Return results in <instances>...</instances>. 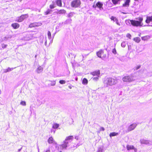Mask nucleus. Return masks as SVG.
Listing matches in <instances>:
<instances>
[{"label":"nucleus","instance_id":"nucleus-1","mask_svg":"<svg viewBox=\"0 0 152 152\" xmlns=\"http://www.w3.org/2000/svg\"><path fill=\"white\" fill-rule=\"evenodd\" d=\"M136 20H126L125 23L127 25H130L131 23L132 25L136 27H141L143 26L142 21L143 18L138 17L136 18Z\"/></svg>","mask_w":152,"mask_h":152},{"label":"nucleus","instance_id":"nucleus-2","mask_svg":"<svg viewBox=\"0 0 152 152\" xmlns=\"http://www.w3.org/2000/svg\"><path fill=\"white\" fill-rule=\"evenodd\" d=\"M73 138L72 136H70L66 137L64 143L61 145L58 144L57 148H55L58 151L61 152L63 149H65L66 148L69 146V144L70 143L71 140Z\"/></svg>","mask_w":152,"mask_h":152},{"label":"nucleus","instance_id":"nucleus-3","mask_svg":"<svg viewBox=\"0 0 152 152\" xmlns=\"http://www.w3.org/2000/svg\"><path fill=\"white\" fill-rule=\"evenodd\" d=\"M118 80L112 77H107L105 78L103 80L104 86L106 87L109 86L115 85L118 82Z\"/></svg>","mask_w":152,"mask_h":152},{"label":"nucleus","instance_id":"nucleus-4","mask_svg":"<svg viewBox=\"0 0 152 152\" xmlns=\"http://www.w3.org/2000/svg\"><path fill=\"white\" fill-rule=\"evenodd\" d=\"M81 3L80 0H73L71 2V6L74 8H80Z\"/></svg>","mask_w":152,"mask_h":152},{"label":"nucleus","instance_id":"nucleus-5","mask_svg":"<svg viewBox=\"0 0 152 152\" xmlns=\"http://www.w3.org/2000/svg\"><path fill=\"white\" fill-rule=\"evenodd\" d=\"M95 1L94 2V4L92 6L93 8L96 9V8L97 7L100 10H103V8L102 7L103 4L100 1H98L96 4H95Z\"/></svg>","mask_w":152,"mask_h":152},{"label":"nucleus","instance_id":"nucleus-6","mask_svg":"<svg viewBox=\"0 0 152 152\" xmlns=\"http://www.w3.org/2000/svg\"><path fill=\"white\" fill-rule=\"evenodd\" d=\"M48 142L49 144H52L53 145L52 146V147L53 146H55V148H57L58 146V144L54 140L53 138L52 137H50L48 140Z\"/></svg>","mask_w":152,"mask_h":152},{"label":"nucleus","instance_id":"nucleus-7","mask_svg":"<svg viewBox=\"0 0 152 152\" xmlns=\"http://www.w3.org/2000/svg\"><path fill=\"white\" fill-rule=\"evenodd\" d=\"M122 80L124 82H130L134 80L133 77L132 76H125Z\"/></svg>","mask_w":152,"mask_h":152},{"label":"nucleus","instance_id":"nucleus-8","mask_svg":"<svg viewBox=\"0 0 152 152\" xmlns=\"http://www.w3.org/2000/svg\"><path fill=\"white\" fill-rule=\"evenodd\" d=\"M140 142L141 144H145L148 145H152V141H149L144 139H141Z\"/></svg>","mask_w":152,"mask_h":152},{"label":"nucleus","instance_id":"nucleus-9","mask_svg":"<svg viewBox=\"0 0 152 152\" xmlns=\"http://www.w3.org/2000/svg\"><path fill=\"white\" fill-rule=\"evenodd\" d=\"M28 17V15L26 14L22 15L20 17L18 18L17 21L18 22H21L23 21L24 19L27 18Z\"/></svg>","mask_w":152,"mask_h":152},{"label":"nucleus","instance_id":"nucleus-10","mask_svg":"<svg viewBox=\"0 0 152 152\" xmlns=\"http://www.w3.org/2000/svg\"><path fill=\"white\" fill-rule=\"evenodd\" d=\"M15 37V35H7L6 37H4L2 39V41H10V39H11V38L12 37Z\"/></svg>","mask_w":152,"mask_h":152},{"label":"nucleus","instance_id":"nucleus-11","mask_svg":"<svg viewBox=\"0 0 152 152\" xmlns=\"http://www.w3.org/2000/svg\"><path fill=\"white\" fill-rule=\"evenodd\" d=\"M137 126V124L134 123L129 126L128 128V130L129 132L134 130Z\"/></svg>","mask_w":152,"mask_h":152},{"label":"nucleus","instance_id":"nucleus-12","mask_svg":"<svg viewBox=\"0 0 152 152\" xmlns=\"http://www.w3.org/2000/svg\"><path fill=\"white\" fill-rule=\"evenodd\" d=\"M124 3L122 5L123 7H129L130 0H124Z\"/></svg>","mask_w":152,"mask_h":152},{"label":"nucleus","instance_id":"nucleus-13","mask_svg":"<svg viewBox=\"0 0 152 152\" xmlns=\"http://www.w3.org/2000/svg\"><path fill=\"white\" fill-rule=\"evenodd\" d=\"M91 74L94 76H96L98 77H99L100 72L99 70H98L97 71L92 72Z\"/></svg>","mask_w":152,"mask_h":152},{"label":"nucleus","instance_id":"nucleus-14","mask_svg":"<svg viewBox=\"0 0 152 152\" xmlns=\"http://www.w3.org/2000/svg\"><path fill=\"white\" fill-rule=\"evenodd\" d=\"M110 19L111 20H113L114 22H116V23L119 26L120 25V24L118 23V19L115 17L112 16L110 18Z\"/></svg>","mask_w":152,"mask_h":152},{"label":"nucleus","instance_id":"nucleus-15","mask_svg":"<svg viewBox=\"0 0 152 152\" xmlns=\"http://www.w3.org/2000/svg\"><path fill=\"white\" fill-rule=\"evenodd\" d=\"M43 70V68L40 66H39L36 70V72L37 73L39 74L41 73Z\"/></svg>","mask_w":152,"mask_h":152},{"label":"nucleus","instance_id":"nucleus-16","mask_svg":"<svg viewBox=\"0 0 152 152\" xmlns=\"http://www.w3.org/2000/svg\"><path fill=\"white\" fill-rule=\"evenodd\" d=\"M11 26L14 29H16L19 28L20 26V25L18 23H14L11 24Z\"/></svg>","mask_w":152,"mask_h":152},{"label":"nucleus","instance_id":"nucleus-17","mask_svg":"<svg viewBox=\"0 0 152 152\" xmlns=\"http://www.w3.org/2000/svg\"><path fill=\"white\" fill-rule=\"evenodd\" d=\"M145 22L148 24L150 22H152V16H147Z\"/></svg>","mask_w":152,"mask_h":152},{"label":"nucleus","instance_id":"nucleus-18","mask_svg":"<svg viewBox=\"0 0 152 152\" xmlns=\"http://www.w3.org/2000/svg\"><path fill=\"white\" fill-rule=\"evenodd\" d=\"M66 11L64 10H58V12H57V14H64L66 13Z\"/></svg>","mask_w":152,"mask_h":152},{"label":"nucleus","instance_id":"nucleus-19","mask_svg":"<svg viewBox=\"0 0 152 152\" xmlns=\"http://www.w3.org/2000/svg\"><path fill=\"white\" fill-rule=\"evenodd\" d=\"M103 53V51L101 50L96 53V55L99 58H101V55Z\"/></svg>","mask_w":152,"mask_h":152},{"label":"nucleus","instance_id":"nucleus-20","mask_svg":"<svg viewBox=\"0 0 152 152\" xmlns=\"http://www.w3.org/2000/svg\"><path fill=\"white\" fill-rule=\"evenodd\" d=\"M38 26V23H31L29 25V27L30 28H31L32 27H35Z\"/></svg>","mask_w":152,"mask_h":152},{"label":"nucleus","instance_id":"nucleus-21","mask_svg":"<svg viewBox=\"0 0 152 152\" xmlns=\"http://www.w3.org/2000/svg\"><path fill=\"white\" fill-rule=\"evenodd\" d=\"M52 12L53 11L52 10L48 9L46 12H45L44 14L45 15H48L51 14Z\"/></svg>","mask_w":152,"mask_h":152},{"label":"nucleus","instance_id":"nucleus-22","mask_svg":"<svg viewBox=\"0 0 152 152\" xmlns=\"http://www.w3.org/2000/svg\"><path fill=\"white\" fill-rule=\"evenodd\" d=\"M119 134V133H116L115 132H113L110 133V137H113L116 136H117Z\"/></svg>","mask_w":152,"mask_h":152},{"label":"nucleus","instance_id":"nucleus-23","mask_svg":"<svg viewBox=\"0 0 152 152\" xmlns=\"http://www.w3.org/2000/svg\"><path fill=\"white\" fill-rule=\"evenodd\" d=\"M126 148L129 151L131 149H134V147L133 145H127L126 146Z\"/></svg>","mask_w":152,"mask_h":152},{"label":"nucleus","instance_id":"nucleus-24","mask_svg":"<svg viewBox=\"0 0 152 152\" xmlns=\"http://www.w3.org/2000/svg\"><path fill=\"white\" fill-rule=\"evenodd\" d=\"M56 4L58 6L61 7L62 6V2L61 0H57L56 1Z\"/></svg>","mask_w":152,"mask_h":152},{"label":"nucleus","instance_id":"nucleus-25","mask_svg":"<svg viewBox=\"0 0 152 152\" xmlns=\"http://www.w3.org/2000/svg\"><path fill=\"white\" fill-rule=\"evenodd\" d=\"M96 152H104L103 147L101 146L98 147Z\"/></svg>","mask_w":152,"mask_h":152},{"label":"nucleus","instance_id":"nucleus-26","mask_svg":"<svg viewBox=\"0 0 152 152\" xmlns=\"http://www.w3.org/2000/svg\"><path fill=\"white\" fill-rule=\"evenodd\" d=\"M88 80L86 78H84L83 79L82 83L84 85H86L88 83Z\"/></svg>","mask_w":152,"mask_h":152},{"label":"nucleus","instance_id":"nucleus-27","mask_svg":"<svg viewBox=\"0 0 152 152\" xmlns=\"http://www.w3.org/2000/svg\"><path fill=\"white\" fill-rule=\"evenodd\" d=\"M150 38V37L149 36H146L142 37V40H145Z\"/></svg>","mask_w":152,"mask_h":152},{"label":"nucleus","instance_id":"nucleus-28","mask_svg":"<svg viewBox=\"0 0 152 152\" xmlns=\"http://www.w3.org/2000/svg\"><path fill=\"white\" fill-rule=\"evenodd\" d=\"M121 0H112V1L113 3L115 4L116 5L118 4V3L119 1Z\"/></svg>","mask_w":152,"mask_h":152},{"label":"nucleus","instance_id":"nucleus-29","mask_svg":"<svg viewBox=\"0 0 152 152\" xmlns=\"http://www.w3.org/2000/svg\"><path fill=\"white\" fill-rule=\"evenodd\" d=\"M134 40L136 42L138 43L140 42V38L136 37L134 38Z\"/></svg>","mask_w":152,"mask_h":152},{"label":"nucleus","instance_id":"nucleus-30","mask_svg":"<svg viewBox=\"0 0 152 152\" xmlns=\"http://www.w3.org/2000/svg\"><path fill=\"white\" fill-rule=\"evenodd\" d=\"M59 124H54L53 126V129H57L59 127Z\"/></svg>","mask_w":152,"mask_h":152},{"label":"nucleus","instance_id":"nucleus-31","mask_svg":"<svg viewBox=\"0 0 152 152\" xmlns=\"http://www.w3.org/2000/svg\"><path fill=\"white\" fill-rule=\"evenodd\" d=\"M48 39H50L51 38V34L49 31H48Z\"/></svg>","mask_w":152,"mask_h":152},{"label":"nucleus","instance_id":"nucleus-32","mask_svg":"<svg viewBox=\"0 0 152 152\" xmlns=\"http://www.w3.org/2000/svg\"><path fill=\"white\" fill-rule=\"evenodd\" d=\"M74 14V13L73 12H70L69 13L68 15V17H71L73 16V15Z\"/></svg>","mask_w":152,"mask_h":152},{"label":"nucleus","instance_id":"nucleus-33","mask_svg":"<svg viewBox=\"0 0 152 152\" xmlns=\"http://www.w3.org/2000/svg\"><path fill=\"white\" fill-rule=\"evenodd\" d=\"M59 83L61 84H63L66 83V81L64 80H60L59 81Z\"/></svg>","mask_w":152,"mask_h":152},{"label":"nucleus","instance_id":"nucleus-34","mask_svg":"<svg viewBox=\"0 0 152 152\" xmlns=\"http://www.w3.org/2000/svg\"><path fill=\"white\" fill-rule=\"evenodd\" d=\"M56 6H55V5L54 4H50V8L51 10L54 8Z\"/></svg>","mask_w":152,"mask_h":152},{"label":"nucleus","instance_id":"nucleus-35","mask_svg":"<svg viewBox=\"0 0 152 152\" xmlns=\"http://www.w3.org/2000/svg\"><path fill=\"white\" fill-rule=\"evenodd\" d=\"M99 77L96 76V77H92V78L93 79V80L94 81H97L98 80Z\"/></svg>","mask_w":152,"mask_h":152},{"label":"nucleus","instance_id":"nucleus-36","mask_svg":"<svg viewBox=\"0 0 152 152\" xmlns=\"http://www.w3.org/2000/svg\"><path fill=\"white\" fill-rule=\"evenodd\" d=\"M15 68H16V67H15V68H10V67H8L7 69L8 72H10V71H11L13 69H15Z\"/></svg>","mask_w":152,"mask_h":152},{"label":"nucleus","instance_id":"nucleus-37","mask_svg":"<svg viewBox=\"0 0 152 152\" xmlns=\"http://www.w3.org/2000/svg\"><path fill=\"white\" fill-rule=\"evenodd\" d=\"M20 104L23 106H25L26 105V102L24 101H22L20 103Z\"/></svg>","mask_w":152,"mask_h":152},{"label":"nucleus","instance_id":"nucleus-38","mask_svg":"<svg viewBox=\"0 0 152 152\" xmlns=\"http://www.w3.org/2000/svg\"><path fill=\"white\" fill-rule=\"evenodd\" d=\"M126 45V44L125 42H123L121 44V46L123 48H124Z\"/></svg>","mask_w":152,"mask_h":152},{"label":"nucleus","instance_id":"nucleus-39","mask_svg":"<svg viewBox=\"0 0 152 152\" xmlns=\"http://www.w3.org/2000/svg\"><path fill=\"white\" fill-rule=\"evenodd\" d=\"M112 52L114 54H116L117 53L116 49L115 48L113 49L112 51Z\"/></svg>","mask_w":152,"mask_h":152},{"label":"nucleus","instance_id":"nucleus-40","mask_svg":"<svg viewBox=\"0 0 152 152\" xmlns=\"http://www.w3.org/2000/svg\"><path fill=\"white\" fill-rule=\"evenodd\" d=\"M140 65H139V66H137V67H135L134 68V70H137L138 69H140Z\"/></svg>","mask_w":152,"mask_h":152},{"label":"nucleus","instance_id":"nucleus-41","mask_svg":"<svg viewBox=\"0 0 152 152\" xmlns=\"http://www.w3.org/2000/svg\"><path fill=\"white\" fill-rule=\"evenodd\" d=\"M56 84L55 81H51V85L52 86H54Z\"/></svg>","mask_w":152,"mask_h":152},{"label":"nucleus","instance_id":"nucleus-42","mask_svg":"<svg viewBox=\"0 0 152 152\" xmlns=\"http://www.w3.org/2000/svg\"><path fill=\"white\" fill-rule=\"evenodd\" d=\"M7 45H5L4 44H3L1 45V46L2 48H4L7 47Z\"/></svg>","mask_w":152,"mask_h":152},{"label":"nucleus","instance_id":"nucleus-43","mask_svg":"<svg viewBox=\"0 0 152 152\" xmlns=\"http://www.w3.org/2000/svg\"><path fill=\"white\" fill-rule=\"evenodd\" d=\"M72 19L70 18L69 19L66 20L67 23H71Z\"/></svg>","mask_w":152,"mask_h":152},{"label":"nucleus","instance_id":"nucleus-44","mask_svg":"<svg viewBox=\"0 0 152 152\" xmlns=\"http://www.w3.org/2000/svg\"><path fill=\"white\" fill-rule=\"evenodd\" d=\"M126 37L129 38V39L131 38V35L129 34H126Z\"/></svg>","mask_w":152,"mask_h":152},{"label":"nucleus","instance_id":"nucleus-45","mask_svg":"<svg viewBox=\"0 0 152 152\" xmlns=\"http://www.w3.org/2000/svg\"><path fill=\"white\" fill-rule=\"evenodd\" d=\"M50 148H48L47 150L45 152H50Z\"/></svg>","mask_w":152,"mask_h":152},{"label":"nucleus","instance_id":"nucleus-46","mask_svg":"<svg viewBox=\"0 0 152 152\" xmlns=\"http://www.w3.org/2000/svg\"><path fill=\"white\" fill-rule=\"evenodd\" d=\"M100 130H101L102 131H104V129L103 127H101V128H100Z\"/></svg>","mask_w":152,"mask_h":152},{"label":"nucleus","instance_id":"nucleus-47","mask_svg":"<svg viewBox=\"0 0 152 152\" xmlns=\"http://www.w3.org/2000/svg\"><path fill=\"white\" fill-rule=\"evenodd\" d=\"M51 132H53L54 133V134L55 132V130H54V129H52L51 130Z\"/></svg>","mask_w":152,"mask_h":152},{"label":"nucleus","instance_id":"nucleus-48","mask_svg":"<svg viewBox=\"0 0 152 152\" xmlns=\"http://www.w3.org/2000/svg\"><path fill=\"white\" fill-rule=\"evenodd\" d=\"M8 72L7 69H5L4 70V72L5 73H7V72Z\"/></svg>","mask_w":152,"mask_h":152},{"label":"nucleus","instance_id":"nucleus-49","mask_svg":"<svg viewBox=\"0 0 152 152\" xmlns=\"http://www.w3.org/2000/svg\"><path fill=\"white\" fill-rule=\"evenodd\" d=\"M133 150H134V151L135 152H137V148H135L134 147V149H133Z\"/></svg>","mask_w":152,"mask_h":152},{"label":"nucleus","instance_id":"nucleus-50","mask_svg":"<svg viewBox=\"0 0 152 152\" xmlns=\"http://www.w3.org/2000/svg\"><path fill=\"white\" fill-rule=\"evenodd\" d=\"M75 139L76 140H78V136H76L75 137Z\"/></svg>","mask_w":152,"mask_h":152},{"label":"nucleus","instance_id":"nucleus-51","mask_svg":"<svg viewBox=\"0 0 152 152\" xmlns=\"http://www.w3.org/2000/svg\"><path fill=\"white\" fill-rule=\"evenodd\" d=\"M47 40H46V41H45V46H46L47 45Z\"/></svg>","mask_w":152,"mask_h":152},{"label":"nucleus","instance_id":"nucleus-52","mask_svg":"<svg viewBox=\"0 0 152 152\" xmlns=\"http://www.w3.org/2000/svg\"><path fill=\"white\" fill-rule=\"evenodd\" d=\"M22 149V148H21L18 149V152H20L21 151Z\"/></svg>","mask_w":152,"mask_h":152},{"label":"nucleus","instance_id":"nucleus-53","mask_svg":"<svg viewBox=\"0 0 152 152\" xmlns=\"http://www.w3.org/2000/svg\"><path fill=\"white\" fill-rule=\"evenodd\" d=\"M53 39V38L52 39V40L50 41V44L52 43Z\"/></svg>","mask_w":152,"mask_h":152},{"label":"nucleus","instance_id":"nucleus-54","mask_svg":"<svg viewBox=\"0 0 152 152\" xmlns=\"http://www.w3.org/2000/svg\"><path fill=\"white\" fill-rule=\"evenodd\" d=\"M121 13L123 14H126L127 13H126V12H121Z\"/></svg>","mask_w":152,"mask_h":152},{"label":"nucleus","instance_id":"nucleus-55","mask_svg":"<svg viewBox=\"0 0 152 152\" xmlns=\"http://www.w3.org/2000/svg\"><path fill=\"white\" fill-rule=\"evenodd\" d=\"M69 88H70V89H71L72 88V87L71 86H69Z\"/></svg>","mask_w":152,"mask_h":152},{"label":"nucleus","instance_id":"nucleus-56","mask_svg":"<svg viewBox=\"0 0 152 152\" xmlns=\"http://www.w3.org/2000/svg\"><path fill=\"white\" fill-rule=\"evenodd\" d=\"M55 151V149H54V150L53 149V150H52V151L53 152H54V151Z\"/></svg>","mask_w":152,"mask_h":152},{"label":"nucleus","instance_id":"nucleus-57","mask_svg":"<svg viewBox=\"0 0 152 152\" xmlns=\"http://www.w3.org/2000/svg\"><path fill=\"white\" fill-rule=\"evenodd\" d=\"M55 34H56V33H54L53 34V37H54V35H55Z\"/></svg>","mask_w":152,"mask_h":152},{"label":"nucleus","instance_id":"nucleus-58","mask_svg":"<svg viewBox=\"0 0 152 152\" xmlns=\"http://www.w3.org/2000/svg\"><path fill=\"white\" fill-rule=\"evenodd\" d=\"M37 56V55H36L35 56V58H36Z\"/></svg>","mask_w":152,"mask_h":152},{"label":"nucleus","instance_id":"nucleus-59","mask_svg":"<svg viewBox=\"0 0 152 152\" xmlns=\"http://www.w3.org/2000/svg\"><path fill=\"white\" fill-rule=\"evenodd\" d=\"M90 0V1H94V0Z\"/></svg>","mask_w":152,"mask_h":152},{"label":"nucleus","instance_id":"nucleus-60","mask_svg":"<svg viewBox=\"0 0 152 152\" xmlns=\"http://www.w3.org/2000/svg\"><path fill=\"white\" fill-rule=\"evenodd\" d=\"M134 0L135 1H137V0Z\"/></svg>","mask_w":152,"mask_h":152},{"label":"nucleus","instance_id":"nucleus-61","mask_svg":"<svg viewBox=\"0 0 152 152\" xmlns=\"http://www.w3.org/2000/svg\"><path fill=\"white\" fill-rule=\"evenodd\" d=\"M38 152H39V148H38Z\"/></svg>","mask_w":152,"mask_h":152},{"label":"nucleus","instance_id":"nucleus-62","mask_svg":"<svg viewBox=\"0 0 152 152\" xmlns=\"http://www.w3.org/2000/svg\"><path fill=\"white\" fill-rule=\"evenodd\" d=\"M82 56H83V55H82Z\"/></svg>","mask_w":152,"mask_h":152},{"label":"nucleus","instance_id":"nucleus-63","mask_svg":"<svg viewBox=\"0 0 152 152\" xmlns=\"http://www.w3.org/2000/svg\"><path fill=\"white\" fill-rule=\"evenodd\" d=\"M22 0H20V1H21Z\"/></svg>","mask_w":152,"mask_h":152}]
</instances>
